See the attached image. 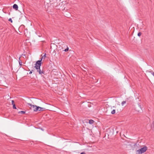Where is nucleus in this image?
Segmentation results:
<instances>
[{
  "label": "nucleus",
  "instance_id": "f257e3e1",
  "mask_svg": "<svg viewBox=\"0 0 154 154\" xmlns=\"http://www.w3.org/2000/svg\"><path fill=\"white\" fill-rule=\"evenodd\" d=\"M46 54H45L42 57L40 60H39L36 61L35 64V68L37 70V71L39 72V74L43 75L45 73L44 71L43 70L41 71L40 70V66L42 64V60L43 58L45 59L46 57Z\"/></svg>",
  "mask_w": 154,
  "mask_h": 154
},
{
  "label": "nucleus",
  "instance_id": "f03ea898",
  "mask_svg": "<svg viewBox=\"0 0 154 154\" xmlns=\"http://www.w3.org/2000/svg\"><path fill=\"white\" fill-rule=\"evenodd\" d=\"M147 149V147L146 146H144L143 147L141 148L140 149L137 150V152L138 153V154H142V153L146 152Z\"/></svg>",
  "mask_w": 154,
  "mask_h": 154
},
{
  "label": "nucleus",
  "instance_id": "7ed1b4c3",
  "mask_svg": "<svg viewBox=\"0 0 154 154\" xmlns=\"http://www.w3.org/2000/svg\"><path fill=\"white\" fill-rule=\"evenodd\" d=\"M27 104L30 106V108L31 109L33 110L34 112L37 111L38 108L37 107V106L32 105L31 104L29 103H27Z\"/></svg>",
  "mask_w": 154,
  "mask_h": 154
},
{
  "label": "nucleus",
  "instance_id": "20e7f679",
  "mask_svg": "<svg viewBox=\"0 0 154 154\" xmlns=\"http://www.w3.org/2000/svg\"><path fill=\"white\" fill-rule=\"evenodd\" d=\"M37 111H42L45 110V108L37 106Z\"/></svg>",
  "mask_w": 154,
  "mask_h": 154
},
{
  "label": "nucleus",
  "instance_id": "39448f33",
  "mask_svg": "<svg viewBox=\"0 0 154 154\" xmlns=\"http://www.w3.org/2000/svg\"><path fill=\"white\" fill-rule=\"evenodd\" d=\"M13 8L14 9H15L16 10H17L18 9V5L16 4H14L13 5Z\"/></svg>",
  "mask_w": 154,
  "mask_h": 154
},
{
  "label": "nucleus",
  "instance_id": "423d86ee",
  "mask_svg": "<svg viewBox=\"0 0 154 154\" xmlns=\"http://www.w3.org/2000/svg\"><path fill=\"white\" fill-rule=\"evenodd\" d=\"M94 122V121L92 119H90L89 120V123L91 124H93Z\"/></svg>",
  "mask_w": 154,
  "mask_h": 154
},
{
  "label": "nucleus",
  "instance_id": "0eeeda50",
  "mask_svg": "<svg viewBox=\"0 0 154 154\" xmlns=\"http://www.w3.org/2000/svg\"><path fill=\"white\" fill-rule=\"evenodd\" d=\"M138 107L140 108V109L138 110V112H140L141 110H142V108H141V106L139 104H138Z\"/></svg>",
  "mask_w": 154,
  "mask_h": 154
},
{
  "label": "nucleus",
  "instance_id": "6e6552de",
  "mask_svg": "<svg viewBox=\"0 0 154 154\" xmlns=\"http://www.w3.org/2000/svg\"><path fill=\"white\" fill-rule=\"evenodd\" d=\"M116 111L115 109H113L111 112V113L112 114H114L115 113Z\"/></svg>",
  "mask_w": 154,
  "mask_h": 154
},
{
  "label": "nucleus",
  "instance_id": "1a4fd4ad",
  "mask_svg": "<svg viewBox=\"0 0 154 154\" xmlns=\"http://www.w3.org/2000/svg\"><path fill=\"white\" fill-rule=\"evenodd\" d=\"M18 113H22V114H25V112L24 111H22L19 112H18Z\"/></svg>",
  "mask_w": 154,
  "mask_h": 154
},
{
  "label": "nucleus",
  "instance_id": "9d476101",
  "mask_svg": "<svg viewBox=\"0 0 154 154\" xmlns=\"http://www.w3.org/2000/svg\"><path fill=\"white\" fill-rule=\"evenodd\" d=\"M126 103V102L125 101H123L122 103V105L123 106L124 104Z\"/></svg>",
  "mask_w": 154,
  "mask_h": 154
},
{
  "label": "nucleus",
  "instance_id": "9b49d317",
  "mask_svg": "<svg viewBox=\"0 0 154 154\" xmlns=\"http://www.w3.org/2000/svg\"><path fill=\"white\" fill-rule=\"evenodd\" d=\"M152 128L154 129V120L152 123Z\"/></svg>",
  "mask_w": 154,
  "mask_h": 154
},
{
  "label": "nucleus",
  "instance_id": "f8f14e48",
  "mask_svg": "<svg viewBox=\"0 0 154 154\" xmlns=\"http://www.w3.org/2000/svg\"><path fill=\"white\" fill-rule=\"evenodd\" d=\"M69 50V48L67 47V48L66 49H65L64 50H63V51H64L65 52H67Z\"/></svg>",
  "mask_w": 154,
  "mask_h": 154
},
{
  "label": "nucleus",
  "instance_id": "ddd939ff",
  "mask_svg": "<svg viewBox=\"0 0 154 154\" xmlns=\"http://www.w3.org/2000/svg\"><path fill=\"white\" fill-rule=\"evenodd\" d=\"M13 105V108L14 109H16V107L15 104H14Z\"/></svg>",
  "mask_w": 154,
  "mask_h": 154
},
{
  "label": "nucleus",
  "instance_id": "4468645a",
  "mask_svg": "<svg viewBox=\"0 0 154 154\" xmlns=\"http://www.w3.org/2000/svg\"><path fill=\"white\" fill-rule=\"evenodd\" d=\"M141 34H142L140 32H139L138 33L137 35L138 36H140L141 35Z\"/></svg>",
  "mask_w": 154,
  "mask_h": 154
},
{
  "label": "nucleus",
  "instance_id": "2eb2a0df",
  "mask_svg": "<svg viewBox=\"0 0 154 154\" xmlns=\"http://www.w3.org/2000/svg\"><path fill=\"white\" fill-rule=\"evenodd\" d=\"M150 72L151 73V74L153 75V76H154V72H152V71H150Z\"/></svg>",
  "mask_w": 154,
  "mask_h": 154
},
{
  "label": "nucleus",
  "instance_id": "dca6fc26",
  "mask_svg": "<svg viewBox=\"0 0 154 154\" xmlns=\"http://www.w3.org/2000/svg\"><path fill=\"white\" fill-rule=\"evenodd\" d=\"M8 20L9 21H10L11 23H12V20L11 19V18H10L9 20Z\"/></svg>",
  "mask_w": 154,
  "mask_h": 154
},
{
  "label": "nucleus",
  "instance_id": "f3484780",
  "mask_svg": "<svg viewBox=\"0 0 154 154\" xmlns=\"http://www.w3.org/2000/svg\"><path fill=\"white\" fill-rule=\"evenodd\" d=\"M14 102L13 100H12L11 101V103L12 105H13L14 104Z\"/></svg>",
  "mask_w": 154,
  "mask_h": 154
},
{
  "label": "nucleus",
  "instance_id": "a211bd4d",
  "mask_svg": "<svg viewBox=\"0 0 154 154\" xmlns=\"http://www.w3.org/2000/svg\"><path fill=\"white\" fill-rule=\"evenodd\" d=\"M19 65L21 66L22 65V61H19Z\"/></svg>",
  "mask_w": 154,
  "mask_h": 154
},
{
  "label": "nucleus",
  "instance_id": "6ab92c4d",
  "mask_svg": "<svg viewBox=\"0 0 154 154\" xmlns=\"http://www.w3.org/2000/svg\"><path fill=\"white\" fill-rule=\"evenodd\" d=\"M33 71V70H32L30 72H29V74H32V71Z\"/></svg>",
  "mask_w": 154,
  "mask_h": 154
},
{
  "label": "nucleus",
  "instance_id": "aec40b11",
  "mask_svg": "<svg viewBox=\"0 0 154 154\" xmlns=\"http://www.w3.org/2000/svg\"><path fill=\"white\" fill-rule=\"evenodd\" d=\"M20 57L19 59V62L21 61V60L20 59Z\"/></svg>",
  "mask_w": 154,
  "mask_h": 154
},
{
  "label": "nucleus",
  "instance_id": "412c9836",
  "mask_svg": "<svg viewBox=\"0 0 154 154\" xmlns=\"http://www.w3.org/2000/svg\"><path fill=\"white\" fill-rule=\"evenodd\" d=\"M80 154H85V152H82Z\"/></svg>",
  "mask_w": 154,
  "mask_h": 154
}]
</instances>
